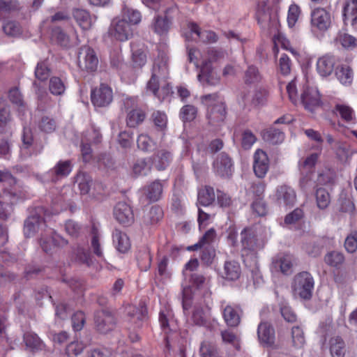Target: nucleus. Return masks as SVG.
I'll return each mask as SVG.
<instances>
[{
  "instance_id": "nucleus-59",
  "label": "nucleus",
  "mask_w": 357,
  "mask_h": 357,
  "mask_svg": "<svg viewBox=\"0 0 357 357\" xmlns=\"http://www.w3.org/2000/svg\"><path fill=\"white\" fill-rule=\"evenodd\" d=\"M162 217V209L158 206H153L151 207L145 218L147 223L153 225L159 222Z\"/></svg>"
},
{
  "instance_id": "nucleus-45",
  "label": "nucleus",
  "mask_w": 357,
  "mask_h": 357,
  "mask_svg": "<svg viewBox=\"0 0 357 357\" xmlns=\"http://www.w3.org/2000/svg\"><path fill=\"white\" fill-rule=\"evenodd\" d=\"M72 259H73L76 262L85 264L87 266H90L93 264V259L90 252L86 248L80 246H77V248L73 250Z\"/></svg>"
},
{
  "instance_id": "nucleus-21",
  "label": "nucleus",
  "mask_w": 357,
  "mask_h": 357,
  "mask_svg": "<svg viewBox=\"0 0 357 357\" xmlns=\"http://www.w3.org/2000/svg\"><path fill=\"white\" fill-rule=\"evenodd\" d=\"M269 169V159L265 151L257 149L254 154L253 169L259 178H264Z\"/></svg>"
},
{
  "instance_id": "nucleus-40",
  "label": "nucleus",
  "mask_w": 357,
  "mask_h": 357,
  "mask_svg": "<svg viewBox=\"0 0 357 357\" xmlns=\"http://www.w3.org/2000/svg\"><path fill=\"white\" fill-rule=\"evenodd\" d=\"M21 8L20 0H0V20L5 15L20 12Z\"/></svg>"
},
{
  "instance_id": "nucleus-51",
  "label": "nucleus",
  "mask_w": 357,
  "mask_h": 357,
  "mask_svg": "<svg viewBox=\"0 0 357 357\" xmlns=\"http://www.w3.org/2000/svg\"><path fill=\"white\" fill-rule=\"evenodd\" d=\"M151 119L156 130L164 132L168 121L167 114L164 112L155 110L152 113Z\"/></svg>"
},
{
  "instance_id": "nucleus-11",
  "label": "nucleus",
  "mask_w": 357,
  "mask_h": 357,
  "mask_svg": "<svg viewBox=\"0 0 357 357\" xmlns=\"http://www.w3.org/2000/svg\"><path fill=\"white\" fill-rule=\"evenodd\" d=\"M98 66V59L95 51L89 46L80 48L78 55V66L88 73L95 72Z\"/></svg>"
},
{
  "instance_id": "nucleus-33",
  "label": "nucleus",
  "mask_w": 357,
  "mask_h": 357,
  "mask_svg": "<svg viewBox=\"0 0 357 357\" xmlns=\"http://www.w3.org/2000/svg\"><path fill=\"white\" fill-rule=\"evenodd\" d=\"M112 237L114 244L119 252L126 253L130 250L131 244L126 233L116 229L113 232Z\"/></svg>"
},
{
  "instance_id": "nucleus-39",
  "label": "nucleus",
  "mask_w": 357,
  "mask_h": 357,
  "mask_svg": "<svg viewBox=\"0 0 357 357\" xmlns=\"http://www.w3.org/2000/svg\"><path fill=\"white\" fill-rule=\"evenodd\" d=\"M137 265L141 271H147L151 266L152 255L148 248H142L136 253Z\"/></svg>"
},
{
  "instance_id": "nucleus-46",
  "label": "nucleus",
  "mask_w": 357,
  "mask_h": 357,
  "mask_svg": "<svg viewBox=\"0 0 357 357\" xmlns=\"http://www.w3.org/2000/svg\"><path fill=\"white\" fill-rule=\"evenodd\" d=\"M121 15L122 19L126 21L131 27L132 25L138 24L142 20V15L139 11L126 6L123 8Z\"/></svg>"
},
{
  "instance_id": "nucleus-3",
  "label": "nucleus",
  "mask_w": 357,
  "mask_h": 357,
  "mask_svg": "<svg viewBox=\"0 0 357 357\" xmlns=\"http://www.w3.org/2000/svg\"><path fill=\"white\" fill-rule=\"evenodd\" d=\"M0 183L2 185L0 198L12 202L13 199H21L24 197L22 187L8 171L0 170Z\"/></svg>"
},
{
  "instance_id": "nucleus-2",
  "label": "nucleus",
  "mask_w": 357,
  "mask_h": 357,
  "mask_svg": "<svg viewBox=\"0 0 357 357\" xmlns=\"http://www.w3.org/2000/svg\"><path fill=\"white\" fill-rule=\"evenodd\" d=\"M200 99L207 107L206 116L211 125H218L225 121L227 116L226 105L218 93L202 96Z\"/></svg>"
},
{
  "instance_id": "nucleus-36",
  "label": "nucleus",
  "mask_w": 357,
  "mask_h": 357,
  "mask_svg": "<svg viewBox=\"0 0 357 357\" xmlns=\"http://www.w3.org/2000/svg\"><path fill=\"white\" fill-rule=\"evenodd\" d=\"M243 82L246 85H255L260 83L263 76L257 66L249 65L243 74Z\"/></svg>"
},
{
  "instance_id": "nucleus-48",
  "label": "nucleus",
  "mask_w": 357,
  "mask_h": 357,
  "mask_svg": "<svg viewBox=\"0 0 357 357\" xmlns=\"http://www.w3.org/2000/svg\"><path fill=\"white\" fill-rule=\"evenodd\" d=\"M152 164L149 158L139 159L136 161L132 167L133 173L136 176H146L150 173Z\"/></svg>"
},
{
  "instance_id": "nucleus-12",
  "label": "nucleus",
  "mask_w": 357,
  "mask_h": 357,
  "mask_svg": "<svg viewBox=\"0 0 357 357\" xmlns=\"http://www.w3.org/2000/svg\"><path fill=\"white\" fill-rule=\"evenodd\" d=\"M177 10L176 6H172L165 10L163 15H157L155 16L151 24L153 31L160 36L167 34L172 25V15Z\"/></svg>"
},
{
  "instance_id": "nucleus-7",
  "label": "nucleus",
  "mask_w": 357,
  "mask_h": 357,
  "mask_svg": "<svg viewBox=\"0 0 357 357\" xmlns=\"http://www.w3.org/2000/svg\"><path fill=\"white\" fill-rule=\"evenodd\" d=\"M243 255H256L264 248V243L258 238L257 231L252 227H245L241 232Z\"/></svg>"
},
{
  "instance_id": "nucleus-56",
  "label": "nucleus",
  "mask_w": 357,
  "mask_h": 357,
  "mask_svg": "<svg viewBox=\"0 0 357 357\" xmlns=\"http://www.w3.org/2000/svg\"><path fill=\"white\" fill-rule=\"evenodd\" d=\"M86 344L82 341H73L68 344L66 348V353L68 357H76L82 353Z\"/></svg>"
},
{
  "instance_id": "nucleus-17",
  "label": "nucleus",
  "mask_w": 357,
  "mask_h": 357,
  "mask_svg": "<svg viewBox=\"0 0 357 357\" xmlns=\"http://www.w3.org/2000/svg\"><path fill=\"white\" fill-rule=\"evenodd\" d=\"M94 320L97 330L102 333L112 331L116 324L114 315L105 310L97 311Z\"/></svg>"
},
{
  "instance_id": "nucleus-23",
  "label": "nucleus",
  "mask_w": 357,
  "mask_h": 357,
  "mask_svg": "<svg viewBox=\"0 0 357 357\" xmlns=\"http://www.w3.org/2000/svg\"><path fill=\"white\" fill-rule=\"evenodd\" d=\"M43 227H47L44 219L38 214L31 215L24 221L23 232L26 238H30Z\"/></svg>"
},
{
  "instance_id": "nucleus-41",
  "label": "nucleus",
  "mask_w": 357,
  "mask_h": 357,
  "mask_svg": "<svg viewBox=\"0 0 357 357\" xmlns=\"http://www.w3.org/2000/svg\"><path fill=\"white\" fill-rule=\"evenodd\" d=\"M324 260L328 266L339 269L344 264L345 258L342 252L333 250L325 255Z\"/></svg>"
},
{
  "instance_id": "nucleus-32",
  "label": "nucleus",
  "mask_w": 357,
  "mask_h": 357,
  "mask_svg": "<svg viewBox=\"0 0 357 357\" xmlns=\"http://www.w3.org/2000/svg\"><path fill=\"white\" fill-rule=\"evenodd\" d=\"M329 351L332 357H344L346 344L342 337L333 336L328 341Z\"/></svg>"
},
{
  "instance_id": "nucleus-42",
  "label": "nucleus",
  "mask_w": 357,
  "mask_h": 357,
  "mask_svg": "<svg viewBox=\"0 0 357 357\" xmlns=\"http://www.w3.org/2000/svg\"><path fill=\"white\" fill-rule=\"evenodd\" d=\"M23 339L26 346L29 347L32 351H40L45 347L43 342L36 333L27 332L24 333Z\"/></svg>"
},
{
  "instance_id": "nucleus-31",
  "label": "nucleus",
  "mask_w": 357,
  "mask_h": 357,
  "mask_svg": "<svg viewBox=\"0 0 357 357\" xmlns=\"http://www.w3.org/2000/svg\"><path fill=\"white\" fill-rule=\"evenodd\" d=\"M164 183H165V180L161 181L157 179L151 182L149 185L146 187L145 194L146 198L150 202H157L161 198L163 191Z\"/></svg>"
},
{
  "instance_id": "nucleus-28",
  "label": "nucleus",
  "mask_w": 357,
  "mask_h": 357,
  "mask_svg": "<svg viewBox=\"0 0 357 357\" xmlns=\"http://www.w3.org/2000/svg\"><path fill=\"white\" fill-rule=\"evenodd\" d=\"M172 159L171 153L165 149L158 150L150 158L152 166L158 171L165 170L169 165Z\"/></svg>"
},
{
  "instance_id": "nucleus-14",
  "label": "nucleus",
  "mask_w": 357,
  "mask_h": 357,
  "mask_svg": "<svg viewBox=\"0 0 357 357\" xmlns=\"http://www.w3.org/2000/svg\"><path fill=\"white\" fill-rule=\"evenodd\" d=\"M214 173L222 178H229L234 172L231 158L225 153L218 155L213 163Z\"/></svg>"
},
{
  "instance_id": "nucleus-34",
  "label": "nucleus",
  "mask_w": 357,
  "mask_h": 357,
  "mask_svg": "<svg viewBox=\"0 0 357 357\" xmlns=\"http://www.w3.org/2000/svg\"><path fill=\"white\" fill-rule=\"evenodd\" d=\"M73 16L79 27L83 30H89L92 26V17L89 11L84 9L75 8Z\"/></svg>"
},
{
  "instance_id": "nucleus-4",
  "label": "nucleus",
  "mask_w": 357,
  "mask_h": 357,
  "mask_svg": "<svg viewBox=\"0 0 357 357\" xmlns=\"http://www.w3.org/2000/svg\"><path fill=\"white\" fill-rule=\"evenodd\" d=\"M21 141L20 152L22 158L37 156L44 150L45 143L40 139L36 138L29 128L24 127Z\"/></svg>"
},
{
  "instance_id": "nucleus-58",
  "label": "nucleus",
  "mask_w": 357,
  "mask_h": 357,
  "mask_svg": "<svg viewBox=\"0 0 357 357\" xmlns=\"http://www.w3.org/2000/svg\"><path fill=\"white\" fill-rule=\"evenodd\" d=\"M255 18L261 26L270 20V15L266 10V4L264 2L258 3L256 8Z\"/></svg>"
},
{
  "instance_id": "nucleus-64",
  "label": "nucleus",
  "mask_w": 357,
  "mask_h": 357,
  "mask_svg": "<svg viewBox=\"0 0 357 357\" xmlns=\"http://www.w3.org/2000/svg\"><path fill=\"white\" fill-rule=\"evenodd\" d=\"M344 248L349 253H354L357 250V231H353L344 241Z\"/></svg>"
},
{
  "instance_id": "nucleus-6",
  "label": "nucleus",
  "mask_w": 357,
  "mask_h": 357,
  "mask_svg": "<svg viewBox=\"0 0 357 357\" xmlns=\"http://www.w3.org/2000/svg\"><path fill=\"white\" fill-rule=\"evenodd\" d=\"M124 313L127 321L130 324V328H140L148 321V310L143 302L139 305H128L125 307Z\"/></svg>"
},
{
  "instance_id": "nucleus-52",
  "label": "nucleus",
  "mask_w": 357,
  "mask_h": 357,
  "mask_svg": "<svg viewBox=\"0 0 357 357\" xmlns=\"http://www.w3.org/2000/svg\"><path fill=\"white\" fill-rule=\"evenodd\" d=\"M51 39L62 47L69 46L70 38L61 27L56 26L52 29Z\"/></svg>"
},
{
  "instance_id": "nucleus-29",
  "label": "nucleus",
  "mask_w": 357,
  "mask_h": 357,
  "mask_svg": "<svg viewBox=\"0 0 357 357\" xmlns=\"http://www.w3.org/2000/svg\"><path fill=\"white\" fill-rule=\"evenodd\" d=\"M276 198L280 205L292 206L296 199L294 190L287 185H281L277 188Z\"/></svg>"
},
{
  "instance_id": "nucleus-8",
  "label": "nucleus",
  "mask_w": 357,
  "mask_h": 357,
  "mask_svg": "<svg viewBox=\"0 0 357 357\" xmlns=\"http://www.w3.org/2000/svg\"><path fill=\"white\" fill-rule=\"evenodd\" d=\"M314 284L312 275L307 271H302L295 275L292 287L301 298L309 300L312 295Z\"/></svg>"
},
{
  "instance_id": "nucleus-16",
  "label": "nucleus",
  "mask_w": 357,
  "mask_h": 357,
  "mask_svg": "<svg viewBox=\"0 0 357 357\" xmlns=\"http://www.w3.org/2000/svg\"><path fill=\"white\" fill-rule=\"evenodd\" d=\"M331 114L340 122L351 125L356 123V117L354 109L349 105L344 103H335L331 109Z\"/></svg>"
},
{
  "instance_id": "nucleus-54",
  "label": "nucleus",
  "mask_w": 357,
  "mask_h": 357,
  "mask_svg": "<svg viewBox=\"0 0 357 357\" xmlns=\"http://www.w3.org/2000/svg\"><path fill=\"white\" fill-rule=\"evenodd\" d=\"M268 96V91L266 88L260 87L255 91L251 104L255 107L263 106L266 104Z\"/></svg>"
},
{
  "instance_id": "nucleus-44",
  "label": "nucleus",
  "mask_w": 357,
  "mask_h": 357,
  "mask_svg": "<svg viewBox=\"0 0 357 357\" xmlns=\"http://www.w3.org/2000/svg\"><path fill=\"white\" fill-rule=\"evenodd\" d=\"M336 45H340L344 49H354L357 47V38L344 32L340 31L335 39Z\"/></svg>"
},
{
  "instance_id": "nucleus-55",
  "label": "nucleus",
  "mask_w": 357,
  "mask_h": 357,
  "mask_svg": "<svg viewBox=\"0 0 357 357\" xmlns=\"http://www.w3.org/2000/svg\"><path fill=\"white\" fill-rule=\"evenodd\" d=\"M49 90L52 94L60 96L64 93L66 86L60 77L54 76L50 79Z\"/></svg>"
},
{
  "instance_id": "nucleus-25",
  "label": "nucleus",
  "mask_w": 357,
  "mask_h": 357,
  "mask_svg": "<svg viewBox=\"0 0 357 357\" xmlns=\"http://www.w3.org/2000/svg\"><path fill=\"white\" fill-rule=\"evenodd\" d=\"M73 163L70 160H59L50 169L49 174L54 182L67 177L73 170Z\"/></svg>"
},
{
  "instance_id": "nucleus-49",
  "label": "nucleus",
  "mask_w": 357,
  "mask_h": 357,
  "mask_svg": "<svg viewBox=\"0 0 357 357\" xmlns=\"http://www.w3.org/2000/svg\"><path fill=\"white\" fill-rule=\"evenodd\" d=\"M10 101L15 105L19 111L24 112L26 110V104L23 100V96L17 87L12 88L8 91Z\"/></svg>"
},
{
  "instance_id": "nucleus-57",
  "label": "nucleus",
  "mask_w": 357,
  "mask_h": 357,
  "mask_svg": "<svg viewBox=\"0 0 357 357\" xmlns=\"http://www.w3.org/2000/svg\"><path fill=\"white\" fill-rule=\"evenodd\" d=\"M215 257V250L213 245L204 246L201 250L200 259L206 266L211 265Z\"/></svg>"
},
{
  "instance_id": "nucleus-63",
  "label": "nucleus",
  "mask_w": 357,
  "mask_h": 357,
  "mask_svg": "<svg viewBox=\"0 0 357 357\" xmlns=\"http://www.w3.org/2000/svg\"><path fill=\"white\" fill-rule=\"evenodd\" d=\"M200 354L202 357H220L217 347L208 342H203L201 344Z\"/></svg>"
},
{
  "instance_id": "nucleus-9",
  "label": "nucleus",
  "mask_w": 357,
  "mask_h": 357,
  "mask_svg": "<svg viewBox=\"0 0 357 357\" xmlns=\"http://www.w3.org/2000/svg\"><path fill=\"white\" fill-rule=\"evenodd\" d=\"M68 243L67 240L50 228L46 229L45 234H42L40 238V247L46 253L52 252L56 248H63Z\"/></svg>"
},
{
  "instance_id": "nucleus-60",
  "label": "nucleus",
  "mask_w": 357,
  "mask_h": 357,
  "mask_svg": "<svg viewBox=\"0 0 357 357\" xmlns=\"http://www.w3.org/2000/svg\"><path fill=\"white\" fill-rule=\"evenodd\" d=\"M50 74V69L47 66L45 61H42L38 63L35 69L36 77L42 82H44L48 79Z\"/></svg>"
},
{
  "instance_id": "nucleus-38",
  "label": "nucleus",
  "mask_w": 357,
  "mask_h": 357,
  "mask_svg": "<svg viewBox=\"0 0 357 357\" xmlns=\"http://www.w3.org/2000/svg\"><path fill=\"white\" fill-rule=\"evenodd\" d=\"M291 347L299 350L304 348L306 344V340L303 328L299 326H294L291 331Z\"/></svg>"
},
{
  "instance_id": "nucleus-24",
  "label": "nucleus",
  "mask_w": 357,
  "mask_h": 357,
  "mask_svg": "<svg viewBox=\"0 0 357 357\" xmlns=\"http://www.w3.org/2000/svg\"><path fill=\"white\" fill-rule=\"evenodd\" d=\"M259 342L265 347H271L275 343V330L268 322H261L257 328Z\"/></svg>"
},
{
  "instance_id": "nucleus-35",
  "label": "nucleus",
  "mask_w": 357,
  "mask_h": 357,
  "mask_svg": "<svg viewBox=\"0 0 357 357\" xmlns=\"http://www.w3.org/2000/svg\"><path fill=\"white\" fill-rule=\"evenodd\" d=\"M343 20L345 24L350 22L353 26L357 24V0H347L343 8Z\"/></svg>"
},
{
  "instance_id": "nucleus-10",
  "label": "nucleus",
  "mask_w": 357,
  "mask_h": 357,
  "mask_svg": "<svg viewBox=\"0 0 357 357\" xmlns=\"http://www.w3.org/2000/svg\"><path fill=\"white\" fill-rule=\"evenodd\" d=\"M135 100L132 98H126L124 101L126 107V125L129 128H137L141 125L146 118V113L144 109L141 107H135L129 109V105L132 106L135 105Z\"/></svg>"
},
{
  "instance_id": "nucleus-15",
  "label": "nucleus",
  "mask_w": 357,
  "mask_h": 357,
  "mask_svg": "<svg viewBox=\"0 0 357 357\" xmlns=\"http://www.w3.org/2000/svg\"><path fill=\"white\" fill-rule=\"evenodd\" d=\"M109 34L120 41H126L132 36V29L128 23L121 19H114L109 30Z\"/></svg>"
},
{
  "instance_id": "nucleus-19",
  "label": "nucleus",
  "mask_w": 357,
  "mask_h": 357,
  "mask_svg": "<svg viewBox=\"0 0 357 357\" xmlns=\"http://www.w3.org/2000/svg\"><path fill=\"white\" fill-rule=\"evenodd\" d=\"M116 220L125 227L131 225L135 220L132 208L126 202H119L114 210Z\"/></svg>"
},
{
  "instance_id": "nucleus-1",
  "label": "nucleus",
  "mask_w": 357,
  "mask_h": 357,
  "mask_svg": "<svg viewBox=\"0 0 357 357\" xmlns=\"http://www.w3.org/2000/svg\"><path fill=\"white\" fill-rule=\"evenodd\" d=\"M168 74V57L165 54H159L154 61L151 77L146 88L147 91L151 92L160 102L172 93V86L167 81Z\"/></svg>"
},
{
  "instance_id": "nucleus-37",
  "label": "nucleus",
  "mask_w": 357,
  "mask_h": 357,
  "mask_svg": "<svg viewBox=\"0 0 357 357\" xmlns=\"http://www.w3.org/2000/svg\"><path fill=\"white\" fill-rule=\"evenodd\" d=\"M241 270L239 264L235 261H225L222 277L228 280H236L239 278Z\"/></svg>"
},
{
  "instance_id": "nucleus-26",
  "label": "nucleus",
  "mask_w": 357,
  "mask_h": 357,
  "mask_svg": "<svg viewBox=\"0 0 357 357\" xmlns=\"http://www.w3.org/2000/svg\"><path fill=\"white\" fill-rule=\"evenodd\" d=\"M190 282L193 287L201 291L204 298L211 296V280L209 278H205L203 275L195 273L191 274Z\"/></svg>"
},
{
  "instance_id": "nucleus-27",
  "label": "nucleus",
  "mask_w": 357,
  "mask_h": 357,
  "mask_svg": "<svg viewBox=\"0 0 357 357\" xmlns=\"http://www.w3.org/2000/svg\"><path fill=\"white\" fill-rule=\"evenodd\" d=\"M337 59L332 54H325L317 61V70L322 77H327L333 72Z\"/></svg>"
},
{
  "instance_id": "nucleus-13",
  "label": "nucleus",
  "mask_w": 357,
  "mask_h": 357,
  "mask_svg": "<svg viewBox=\"0 0 357 357\" xmlns=\"http://www.w3.org/2000/svg\"><path fill=\"white\" fill-rule=\"evenodd\" d=\"M113 100L112 88L104 83L91 90V100L95 107H103L109 105Z\"/></svg>"
},
{
  "instance_id": "nucleus-20",
  "label": "nucleus",
  "mask_w": 357,
  "mask_h": 357,
  "mask_svg": "<svg viewBox=\"0 0 357 357\" xmlns=\"http://www.w3.org/2000/svg\"><path fill=\"white\" fill-rule=\"evenodd\" d=\"M197 79L203 85L215 86L220 82V77L213 71V68L209 62H203L200 68Z\"/></svg>"
},
{
  "instance_id": "nucleus-50",
  "label": "nucleus",
  "mask_w": 357,
  "mask_h": 357,
  "mask_svg": "<svg viewBox=\"0 0 357 357\" xmlns=\"http://www.w3.org/2000/svg\"><path fill=\"white\" fill-rule=\"evenodd\" d=\"M315 199L317 207L321 210H324L326 209L331 203V195L325 188H319L315 192Z\"/></svg>"
},
{
  "instance_id": "nucleus-62",
  "label": "nucleus",
  "mask_w": 357,
  "mask_h": 357,
  "mask_svg": "<svg viewBox=\"0 0 357 357\" xmlns=\"http://www.w3.org/2000/svg\"><path fill=\"white\" fill-rule=\"evenodd\" d=\"M79 189L82 195L88 194L92 183V179L86 174H78L77 176Z\"/></svg>"
},
{
  "instance_id": "nucleus-18",
  "label": "nucleus",
  "mask_w": 357,
  "mask_h": 357,
  "mask_svg": "<svg viewBox=\"0 0 357 357\" xmlns=\"http://www.w3.org/2000/svg\"><path fill=\"white\" fill-rule=\"evenodd\" d=\"M294 257L288 253H279L272 259V268L282 274L289 275L292 273Z\"/></svg>"
},
{
  "instance_id": "nucleus-5",
  "label": "nucleus",
  "mask_w": 357,
  "mask_h": 357,
  "mask_svg": "<svg viewBox=\"0 0 357 357\" xmlns=\"http://www.w3.org/2000/svg\"><path fill=\"white\" fill-rule=\"evenodd\" d=\"M332 26V15L326 8L317 7L310 13V26L312 32L324 33Z\"/></svg>"
},
{
  "instance_id": "nucleus-53",
  "label": "nucleus",
  "mask_w": 357,
  "mask_h": 357,
  "mask_svg": "<svg viewBox=\"0 0 357 357\" xmlns=\"http://www.w3.org/2000/svg\"><path fill=\"white\" fill-rule=\"evenodd\" d=\"M335 75L337 79L344 85H349L353 81V71L348 66L337 68Z\"/></svg>"
},
{
  "instance_id": "nucleus-61",
  "label": "nucleus",
  "mask_w": 357,
  "mask_h": 357,
  "mask_svg": "<svg viewBox=\"0 0 357 357\" xmlns=\"http://www.w3.org/2000/svg\"><path fill=\"white\" fill-rule=\"evenodd\" d=\"M257 139L256 135L250 130L245 129L241 135V146L245 150L250 149Z\"/></svg>"
},
{
  "instance_id": "nucleus-47",
  "label": "nucleus",
  "mask_w": 357,
  "mask_h": 357,
  "mask_svg": "<svg viewBox=\"0 0 357 357\" xmlns=\"http://www.w3.org/2000/svg\"><path fill=\"white\" fill-rule=\"evenodd\" d=\"M215 197L214 189L211 186H205L198 192V202L204 206L211 204L215 200Z\"/></svg>"
},
{
  "instance_id": "nucleus-30",
  "label": "nucleus",
  "mask_w": 357,
  "mask_h": 357,
  "mask_svg": "<svg viewBox=\"0 0 357 357\" xmlns=\"http://www.w3.org/2000/svg\"><path fill=\"white\" fill-rule=\"evenodd\" d=\"M241 308L236 305H227L222 310V316L227 326L236 327L241 321Z\"/></svg>"
},
{
  "instance_id": "nucleus-22",
  "label": "nucleus",
  "mask_w": 357,
  "mask_h": 357,
  "mask_svg": "<svg viewBox=\"0 0 357 357\" xmlns=\"http://www.w3.org/2000/svg\"><path fill=\"white\" fill-rule=\"evenodd\" d=\"M299 102L305 109L312 112L321 104L320 94L317 90L307 87L303 90Z\"/></svg>"
},
{
  "instance_id": "nucleus-43",
  "label": "nucleus",
  "mask_w": 357,
  "mask_h": 357,
  "mask_svg": "<svg viewBox=\"0 0 357 357\" xmlns=\"http://www.w3.org/2000/svg\"><path fill=\"white\" fill-rule=\"evenodd\" d=\"M262 137L266 142L277 144L283 142L284 134L279 129L271 127L263 131Z\"/></svg>"
}]
</instances>
